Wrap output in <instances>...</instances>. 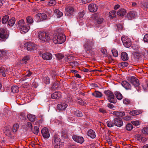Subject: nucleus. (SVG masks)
Instances as JSON below:
<instances>
[{
  "label": "nucleus",
  "mask_w": 148,
  "mask_h": 148,
  "mask_svg": "<svg viewBox=\"0 0 148 148\" xmlns=\"http://www.w3.org/2000/svg\"><path fill=\"white\" fill-rule=\"evenodd\" d=\"M112 52L113 54V56L114 57H117L118 56V53L117 51L115 49H113L112 50Z\"/></svg>",
  "instance_id": "5fc2aeb1"
},
{
  "label": "nucleus",
  "mask_w": 148,
  "mask_h": 148,
  "mask_svg": "<svg viewBox=\"0 0 148 148\" xmlns=\"http://www.w3.org/2000/svg\"><path fill=\"white\" fill-rule=\"evenodd\" d=\"M123 45L127 48H129L132 45V42L130 39L127 36L122 37L121 38Z\"/></svg>",
  "instance_id": "0eeeda50"
},
{
  "label": "nucleus",
  "mask_w": 148,
  "mask_h": 148,
  "mask_svg": "<svg viewBox=\"0 0 148 148\" xmlns=\"http://www.w3.org/2000/svg\"><path fill=\"white\" fill-rule=\"evenodd\" d=\"M138 139L140 142H144L147 140V139L145 137H142L141 136H139V137L138 138Z\"/></svg>",
  "instance_id": "49530a36"
},
{
  "label": "nucleus",
  "mask_w": 148,
  "mask_h": 148,
  "mask_svg": "<svg viewBox=\"0 0 148 148\" xmlns=\"http://www.w3.org/2000/svg\"><path fill=\"white\" fill-rule=\"evenodd\" d=\"M123 102L125 104H128L130 103V100L125 98H123Z\"/></svg>",
  "instance_id": "a19ab883"
},
{
  "label": "nucleus",
  "mask_w": 148,
  "mask_h": 148,
  "mask_svg": "<svg viewBox=\"0 0 148 148\" xmlns=\"http://www.w3.org/2000/svg\"><path fill=\"white\" fill-rule=\"evenodd\" d=\"M55 12L57 14L58 18H60L63 15V13L62 12H60V10L56 9L55 10Z\"/></svg>",
  "instance_id": "e433bc0d"
},
{
  "label": "nucleus",
  "mask_w": 148,
  "mask_h": 148,
  "mask_svg": "<svg viewBox=\"0 0 148 148\" xmlns=\"http://www.w3.org/2000/svg\"><path fill=\"white\" fill-rule=\"evenodd\" d=\"M126 11L125 10L121 8L120 9L117 13V14L120 16H123L126 14Z\"/></svg>",
  "instance_id": "bb28decb"
},
{
  "label": "nucleus",
  "mask_w": 148,
  "mask_h": 148,
  "mask_svg": "<svg viewBox=\"0 0 148 148\" xmlns=\"http://www.w3.org/2000/svg\"><path fill=\"white\" fill-rule=\"evenodd\" d=\"M74 116L76 117H82L83 116L82 112L79 110H77L74 112Z\"/></svg>",
  "instance_id": "2f4dec72"
},
{
  "label": "nucleus",
  "mask_w": 148,
  "mask_h": 148,
  "mask_svg": "<svg viewBox=\"0 0 148 148\" xmlns=\"http://www.w3.org/2000/svg\"><path fill=\"white\" fill-rule=\"evenodd\" d=\"M4 132L5 135L9 136L11 133V127L10 126H5L4 129Z\"/></svg>",
  "instance_id": "a211bd4d"
},
{
  "label": "nucleus",
  "mask_w": 148,
  "mask_h": 148,
  "mask_svg": "<svg viewBox=\"0 0 148 148\" xmlns=\"http://www.w3.org/2000/svg\"><path fill=\"white\" fill-rule=\"evenodd\" d=\"M136 16V12L134 11H130L128 13L127 17L129 19L134 18Z\"/></svg>",
  "instance_id": "aec40b11"
},
{
  "label": "nucleus",
  "mask_w": 148,
  "mask_h": 148,
  "mask_svg": "<svg viewBox=\"0 0 148 148\" xmlns=\"http://www.w3.org/2000/svg\"><path fill=\"white\" fill-rule=\"evenodd\" d=\"M101 51L104 54L106 55L107 54V51L106 49L103 48H101Z\"/></svg>",
  "instance_id": "774afa93"
},
{
  "label": "nucleus",
  "mask_w": 148,
  "mask_h": 148,
  "mask_svg": "<svg viewBox=\"0 0 148 148\" xmlns=\"http://www.w3.org/2000/svg\"><path fill=\"white\" fill-rule=\"evenodd\" d=\"M121 57L122 60L123 61H126L129 59L127 54L125 52H123L121 53Z\"/></svg>",
  "instance_id": "393cba45"
},
{
  "label": "nucleus",
  "mask_w": 148,
  "mask_h": 148,
  "mask_svg": "<svg viewBox=\"0 0 148 148\" xmlns=\"http://www.w3.org/2000/svg\"><path fill=\"white\" fill-rule=\"evenodd\" d=\"M44 82L46 84H49L50 83V80L48 77H46L44 79Z\"/></svg>",
  "instance_id": "bf43d9fd"
},
{
  "label": "nucleus",
  "mask_w": 148,
  "mask_h": 148,
  "mask_svg": "<svg viewBox=\"0 0 148 148\" xmlns=\"http://www.w3.org/2000/svg\"><path fill=\"white\" fill-rule=\"evenodd\" d=\"M30 59V56L29 55L26 56H25L23 58L22 61L23 62V63L26 64L27 62V61L29 60Z\"/></svg>",
  "instance_id": "c9c22d12"
},
{
  "label": "nucleus",
  "mask_w": 148,
  "mask_h": 148,
  "mask_svg": "<svg viewBox=\"0 0 148 148\" xmlns=\"http://www.w3.org/2000/svg\"><path fill=\"white\" fill-rule=\"evenodd\" d=\"M133 127L132 125L129 123L126 125V129L128 131H130L132 129Z\"/></svg>",
  "instance_id": "37998d69"
},
{
  "label": "nucleus",
  "mask_w": 148,
  "mask_h": 148,
  "mask_svg": "<svg viewBox=\"0 0 148 148\" xmlns=\"http://www.w3.org/2000/svg\"><path fill=\"white\" fill-rule=\"evenodd\" d=\"M123 119L126 121H128L131 119V116H127L124 117Z\"/></svg>",
  "instance_id": "338daca9"
},
{
  "label": "nucleus",
  "mask_w": 148,
  "mask_h": 148,
  "mask_svg": "<svg viewBox=\"0 0 148 148\" xmlns=\"http://www.w3.org/2000/svg\"><path fill=\"white\" fill-rule=\"evenodd\" d=\"M87 135L92 138H94L96 137L95 132L92 130H90L87 132Z\"/></svg>",
  "instance_id": "a878e982"
},
{
  "label": "nucleus",
  "mask_w": 148,
  "mask_h": 148,
  "mask_svg": "<svg viewBox=\"0 0 148 148\" xmlns=\"http://www.w3.org/2000/svg\"><path fill=\"white\" fill-rule=\"evenodd\" d=\"M41 133L44 138H48L50 136V134L47 129L44 127L41 130Z\"/></svg>",
  "instance_id": "4468645a"
},
{
  "label": "nucleus",
  "mask_w": 148,
  "mask_h": 148,
  "mask_svg": "<svg viewBox=\"0 0 148 148\" xmlns=\"http://www.w3.org/2000/svg\"><path fill=\"white\" fill-rule=\"evenodd\" d=\"M15 21V18L14 17H12L8 21V25L9 26L12 27L14 24Z\"/></svg>",
  "instance_id": "c756f323"
},
{
  "label": "nucleus",
  "mask_w": 148,
  "mask_h": 148,
  "mask_svg": "<svg viewBox=\"0 0 148 148\" xmlns=\"http://www.w3.org/2000/svg\"><path fill=\"white\" fill-rule=\"evenodd\" d=\"M105 94L108 97V99L109 101L112 103H115L114 96L112 92L109 90H106L104 92Z\"/></svg>",
  "instance_id": "423d86ee"
},
{
  "label": "nucleus",
  "mask_w": 148,
  "mask_h": 148,
  "mask_svg": "<svg viewBox=\"0 0 148 148\" xmlns=\"http://www.w3.org/2000/svg\"><path fill=\"white\" fill-rule=\"evenodd\" d=\"M106 123L108 127H112L114 125V122H113L111 121H107Z\"/></svg>",
  "instance_id": "58836bf2"
},
{
  "label": "nucleus",
  "mask_w": 148,
  "mask_h": 148,
  "mask_svg": "<svg viewBox=\"0 0 148 148\" xmlns=\"http://www.w3.org/2000/svg\"><path fill=\"white\" fill-rule=\"evenodd\" d=\"M9 53L5 50H0V60L1 62L5 61L9 58Z\"/></svg>",
  "instance_id": "7ed1b4c3"
},
{
  "label": "nucleus",
  "mask_w": 148,
  "mask_h": 148,
  "mask_svg": "<svg viewBox=\"0 0 148 148\" xmlns=\"http://www.w3.org/2000/svg\"><path fill=\"white\" fill-rule=\"evenodd\" d=\"M111 114H112L114 115L115 116L117 117H119V111H114L113 112L111 113Z\"/></svg>",
  "instance_id": "680f3d73"
},
{
  "label": "nucleus",
  "mask_w": 148,
  "mask_h": 148,
  "mask_svg": "<svg viewBox=\"0 0 148 148\" xmlns=\"http://www.w3.org/2000/svg\"><path fill=\"white\" fill-rule=\"evenodd\" d=\"M17 23V25L20 28L24 25L25 24V22L23 19L19 20Z\"/></svg>",
  "instance_id": "7c9ffc66"
},
{
  "label": "nucleus",
  "mask_w": 148,
  "mask_h": 148,
  "mask_svg": "<svg viewBox=\"0 0 148 148\" xmlns=\"http://www.w3.org/2000/svg\"><path fill=\"white\" fill-rule=\"evenodd\" d=\"M113 121L114 125L118 127H120L123 125V121L120 118H115Z\"/></svg>",
  "instance_id": "9b49d317"
},
{
  "label": "nucleus",
  "mask_w": 148,
  "mask_h": 148,
  "mask_svg": "<svg viewBox=\"0 0 148 148\" xmlns=\"http://www.w3.org/2000/svg\"><path fill=\"white\" fill-rule=\"evenodd\" d=\"M131 123L132 124L135 126H138L140 125V122L139 121H131Z\"/></svg>",
  "instance_id": "09e8293b"
},
{
  "label": "nucleus",
  "mask_w": 148,
  "mask_h": 148,
  "mask_svg": "<svg viewBox=\"0 0 148 148\" xmlns=\"http://www.w3.org/2000/svg\"><path fill=\"white\" fill-rule=\"evenodd\" d=\"M98 8V7L95 4H90L88 6L89 10L91 12H96Z\"/></svg>",
  "instance_id": "dca6fc26"
},
{
  "label": "nucleus",
  "mask_w": 148,
  "mask_h": 148,
  "mask_svg": "<svg viewBox=\"0 0 148 148\" xmlns=\"http://www.w3.org/2000/svg\"><path fill=\"white\" fill-rule=\"evenodd\" d=\"M142 132L145 134H148V127H144L142 130Z\"/></svg>",
  "instance_id": "8fccbe9b"
},
{
  "label": "nucleus",
  "mask_w": 148,
  "mask_h": 148,
  "mask_svg": "<svg viewBox=\"0 0 148 148\" xmlns=\"http://www.w3.org/2000/svg\"><path fill=\"white\" fill-rule=\"evenodd\" d=\"M116 12L114 10H112L110 12L109 15L111 18H113L116 16Z\"/></svg>",
  "instance_id": "c03bdc74"
},
{
  "label": "nucleus",
  "mask_w": 148,
  "mask_h": 148,
  "mask_svg": "<svg viewBox=\"0 0 148 148\" xmlns=\"http://www.w3.org/2000/svg\"><path fill=\"white\" fill-rule=\"evenodd\" d=\"M51 97L53 99H59L61 97V93L59 92H54L51 95Z\"/></svg>",
  "instance_id": "412c9836"
},
{
  "label": "nucleus",
  "mask_w": 148,
  "mask_h": 148,
  "mask_svg": "<svg viewBox=\"0 0 148 148\" xmlns=\"http://www.w3.org/2000/svg\"><path fill=\"white\" fill-rule=\"evenodd\" d=\"M38 37L39 39L43 42H48L50 40V35L45 32H39L38 34Z\"/></svg>",
  "instance_id": "f03ea898"
},
{
  "label": "nucleus",
  "mask_w": 148,
  "mask_h": 148,
  "mask_svg": "<svg viewBox=\"0 0 148 148\" xmlns=\"http://www.w3.org/2000/svg\"><path fill=\"white\" fill-rule=\"evenodd\" d=\"M26 20L27 23H29L28 24L29 25L32 24L34 22L32 17L30 16L27 17L26 18Z\"/></svg>",
  "instance_id": "4c0bfd02"
},
{
  "label": "nucleus",
  "mask_w": 148,
  "mask_h": 148,
  "mask_svg": "<svg viewBox=\"0 0 148 148\" xmlns=\"http://www.w3.org/2000/svg\"><path fill=\"white\" fill-rule=\"evenodd\" d=\"M103 19L102 18H100L98 19L97 23L98 24H101L103 21Z\"/></svg>",
  "instance_id": "0e129e2a"
},
{
  "label": "nucleus",
  "mask_w": 148,
  "mask_h": 148,
  "mask_svg": "<svg viewBox=\"0 0 148 148\" xmlns=\"http://www.w3.org/2000/svg\"><path fill=\"white\" fill-rule=\"evenodd\" d=\"M121 85L126 90H131L132 86L130 84L126 81H124L122 82Z\"/></svg>",
  "instance_id": "f3484780"
},
{
  "label": "nucleus",
  "mask_w": 148,
  "mask_h": 148,
  "mask_svg": "<svg viewBox=\"0 0 148 148\" xmlns=\"http://www.w3.org/2000/svg\"><path fill=\"white\" fill-rule=\"evenodd\" d=\"M138 111L137 110H133L131 111L130 112V114L132 115H135L138 114L139 112H138Z\"/></svg>",
  "instance_id": "603ef678"
},
{
  "label": "nucleus",
  "mask_w": 148,
  "mask_h": 148,
  "mask_svg": "<svg viewBox=\"0 0 148 148\" xmlns=\"http://www.w3.org/2000/svg\"><path fill=\"white\" fill-rule=\"evenodd\" d=\"M38 22H40L47 20L48 17L47 14L44 13H39L36 15Z\"/></svg>",
  "instance_id": "1a4fd4ad"
},
{
  "label": "nucleus",
  "mask_w": 148,
  "mask_h": 148,
  "mask_svg": "<svg viewBox=\"0 0 148 148\" xmlns=\"http://www.w3.org/2000/svg\"><path fill=\"white\" fill-rule=\"evenodd\" d=\"M24 46L29 51H33L37 49L36 45L34 43L31 42L25 43L24 44Z\"/></svg>",
  "instance_id": "6e6552de"
},
{
  "label": "nucleus",
  "mask_w": 148,
  "mask_h": 148,
  "mask_svg": "<svg viewBox=\"0 0 148 148\" xmlns=\"http://www.w3.org/2000/svg\"><path fill=\"white\" fill-rule=\"evenodd\" d=\"M42 57L44 60H50L52 58V55L50 53H45L42 55Z\"/></svg>",
  "instance_id": "2eb2a0df"
},
{
  "label": "nucleus",
  "mask_w": 148,
  "mask_h": 148,
  "mask_svg": "<svg viewBox=\"0 0 148 148\" xmlns=\"http://www.w3.org/2000/svg\"><path fill=\"white\" fill-rule=\"evenodd\" d=\"M120 65L122 67L124 68L127 67L128 65V63L126 62H123L120 63Z\"/></svg>",
  "instance_id": "4d7b16f0"
},
{
  "label": "nucleus",
  "mask_w": 148,
  "mask_h": 148,
  "mask_svg": "<svg viewBox=\"0 0 148 148\" xmlns=\"http://www.w3.org/2000/svg\"><path fill=\"white\" fill-rule=\"evenodd\" d=\"M7 69L4 66H2L0 67V73L3 77H5L6 76V74L7 73Z\"/></svg>",
  "instance_id": "4be33fe9"
},
{
  "label": "nucleus",
  "mask_w": 148,
  "mask_h": 148,
  "mask_svg": "<svg viewBox=\"0 0 148 148\" xmlns=\"http://www.w3.org/2000/svg\"><path fill=\"white\" fill-rule=\"evenodd\" d=\"M117 99L119 100H121L123 98V96L122 94L118 91H116L114 92Z\"/></svg>",
  "instance_id": "c85d7f7f"
},
{
  "label": "nucleus",
  "mask_w": 148,
  "mask_h": 148,
  "mask_svg": "<svg viewBox=\"0 0 148 148\" xmlns=\"http://www.w3.org/2000/svg\"><path fill=\"white\" fill-rule=\"evenodd\" d=\"M74 12V9L73 7L69 6L66 8L65 14L68 16L73 15Z\"/></svg>",
  "instance_id": "9d476101"
},
{
  "label": "nucleus",
  "mask_w": 148,
  "mask_h": 148,
  "mask_svg": "<svg viewBox=\"0 0 148 148\" xmlns=\"http://www.w3.org/2000/svg\"><path fill=\"white\" fill-rule=\"evenodd\" d=\"M11 89V91L13 93L18 92L19 91L18 88L16 86H12Z\"/></svg>",
  "instance_id": "72a5a7b5"
},
{
  "label": "nucleus",
  "mask_w": 148,
  "mask_h": 148,
  "mask_svg": "<svg viewBox=\"0 0 148 148\" xmlns=\"http://www.w3.org/2000/svg\"><path fill=\"white\" fill-rule=\"evenodd\" d=\"M66 39L65 35L62 33H60L53 36V41L55 44H61L65 42Z\"/></svg>",
  "instance_id": "f257e3e1"
},
{
  "label": "nucleus",
  "mask_w": 148,
  "mask_h": 148,
  "mask_svg": "<svg viewBox=\"0 0 148 148\" xmlns=\"http://www.w3.org/2000/svg\"><path fill=\"white\" fill-rule=\"evenodd\" d=\"M59 136L56 134H55L53 140V143L54 148H60L61 140L59 137Z\"/></svg>",
  "instance_id": "20e7f679"
},
{
  "label": "nucleus",
  "mask_w": 148,
  "mask_h": 148,
  "mask_svg": "<svg viewBox=\"0 0 148 148\" xmlns=\"http://www.w3.org/2000/svg\"><path fill=\"white\" fill-rule=\"evenodd\" d=\"M67 104L65 102L58 104L57 105L58 109L59 110H65L67 106Z\"/></svg>",
  "instance_id": "6ab92c4d"
},
{
  "label": "nucleus",
  "mask_w": 148,
  "mask_h": 148,
  "mask_svg": "<svg viewBox=\"0 0 148 148\" xmlns=\"http://www.w3.org/2000/svg\"><path fill=\"white\" fill-rule=\"evenodd\" d=\"M69 64L70 66H72L71 68H73L75 66H78L79 64L77 62L74 61L71 62Z\"/></svg>",
  "instance_id": "79ce46f5"
},
{
  "label": "nucleus",
  "mask_w": 148,
  "mask_h": 148,
  "mask_svg": "<svg viewBox=\"0 0 148 148\" xmlns=\"http://www.w3.org/2000/svg\"><path fill=\"white\" fill-rule=\"evenodd\" d=\"M92 95L97 98H100L102 96L101 92L97 90H95L94 92L92 93Z\"/></svg>",
  "instance_id": "cd10ccee"
},
{
  "label": "nucleus",
  "mask_w": 148,
  "mask_h": 148,
  "mask_svg": "<svg viewBox=\"0 0 148 148\" xmlns=\"http://www.w3.org/2000/svg\"><path fill=\"white\" fill-rule=\"evenodd\" d=\"M143 40L145 42H146L147 43H148V34H147L145 35L144 38Z\"/></svg>",
  "instance_id": "e2e57ef3"
},
{
  "label": "nucleus",
  "mask_w": 148,
  "mask_h": 148,
  "mask_svg": "<svg viewBox=\"0 0 148 148\" xmlns=\"http://www.w3.org/2000/svg\"><path fill=\"white\" fill-rule=\"evenodd\" d=\"M9 18V16L8 15L4 16L2 19V22L3 24H5L8 22Z\"/></svg>",
  "instance_id": "f704fd0d"
},
{
  "label": "nucleus",
  "mask_w": 148,
  "mask_h": 148,
  "mask_svg": "<svg viewBox=\"0 0 148 148\" xmlns=\"http://www.w3.org/2000/svg\"><path fill=\"white\" fill-rule=\"evenodd\" d=\"M39 132V128L37 126H35L34 128V134L37 135Z\"/></svg>",
  "instance_id": "3c124183"
},
{
  "label": "nucleus",
  "mask_w": 148,
  "mask_h": 148,
  "mask_svg": "<svg viewBox=\"0 0 148 148\" xmlns=\"http://www.w3.org/2000/svg\"><path fill=\"white\" fill-rule=\"evenodd\" d=\"M94 41L92 40H86L85 41L84 47L87 51L92 49L94 46Z\"/></svg>",
  "instance_id": "39448f33"
},
{
  "label": "nucleus",
  "mask_w": 148,
  "mask_h": 148,
  "mask_svg": "<svg viewBox=\"0 0 148 148\" xmlns=\"http://www.w3.org/2000/svg\"><path fill=\"white\" fill-rule=\"evenodd\" d=\"M19 127V125L17 124H14L13 127V132H16Z\"/></svg>",
  "instance_id": "a18cd8bd"
},
{
  "label": "nucleus",
  "mask_w": 148,
  "mask_h": 148,
  "mask_svg": "<svg viewBox=\"0 0 148 148\" xmlns=\"http://www.w3.org/2000/svg\"><path fill=\"white\" fill-rule=\"evenodd\" d=\"M125 115V113L124 112H119V117H122Z\"/></svg>",
  "instance_id": "69168bd1"
},
{
  "label": "nucleus",
  "mask_w": 148,
  "mask_h": 148,
  "mask_svg": "<svg viewBox=\"0 0 148 148\" xmlns=\"http://www.w3.org/2000/svg\"><path fill=\"white\" fill-rule=\"evenodd\" d=\"M134 56L135 58L138 59L140 57V53L138 52H135L134 53Z\"/></svg>",
  "instance_id": "6e6d98bb"
},
{
  "label": "nucleus",
  "mask_w": 148,
  "mask_h": 148,
  "mask_svg": "<svg viewBox=\"0 0 148 148\" xmlns=\"http://www.w3.org/2000/svg\"><path fill=\"white\" fill-rule=\"evenodd\" d=\"M56 4V2L55 0H51L49 1L48 3V5L50 6H53L55 5Z\"/></svg>",
  "instance_id": "ea45409f"
},
{
  "label": "nucleus",
  "mask_w": 148,
  "mask_h": 148,
  "mask_svg": "<svg viewBox=\"0 0 148 148\" xmlns=\"http://www.w3.org/2000/svg\"><path fill=\"white\" fill-rule=\"evenodd\" d=\"M27 117L28 119L32 122L35 121V116L34 115L28 114L27 115Z\"/></svg>",
  "instance_id": "473e14b6"
},
{
  "label": "nucleus",
  "mask_w": 148,
  "mask_h": 148,
  "mask_svg": "<svg viewBox=\"0 0 148 148\" xmlns=\"http://www.w3.org/2000/svg\"><path fill=\"white\" fill-rule=\"evenodd\" d=\"M6 32L5 30L2 28L0 29V38L4 39L6 38Z\"/></svg>",
  "instance_id": "5701e85b"
},
{
  "label": "nucleus",
  "mask_w": 148,
  "mask_h": 148,
  "mask_svg": "<svg viewBox=\"0 0 148 148\" xmlns=\"http://www.w3.org/2000/svg\"><path fill=\"white\" fill-rule=\"evenodd\" d=\"M30 27L29 24H27V25H25L20 29L21 31L24 33L27 32L29 30Z\"/></svg>",
  "instance_id": "b1692460"
},
{
  "label": "nucleus",
  "mask_w": 148,
  "mask_h": 148,
  "mask_svg": "<svg viewBox=\"0 0 148 148\" xmlns=\"http://www.w3.org/2000/svg\"><path fill=\"white\" fill-rule=\"evenodd\" d=\"M132 49L135 50H137L140 48L139 46L136 44H133L132 46Z\"/></svg>",
  "instance_id": "13d9d810"
},
{
  "label": "nucleus",
  "mask_w": 148,
  "mask_h": 148,
  "mask_svg": "<svg viewBox=\"0 0 148 148\" xmlns=\"http://www.w3.org/2000/svg\"><path fill=\"white\" fill-rule=\"evenodd\" d=\"M73 139L75 141L81 144L84 141V138L82 137L76 135H73Z\"/></svg>",
  "instance_id": "f8f14e48"
},
{
  "label": "nucleus",
  "mask_w": 148,
  "mask_h": 148,
  "mask_svg": "<svg viewBox=\"0 0 148 148\" xmlns=\"http://www.w3.org/2000/svg\"><path fill=\"white\" fill-rule=\"evenodd\" d=\"M27 129L29 130L30 131L32 130V124L30 122H28L27 123Z\"/></svg>",
  "instance_id": "de8ad7c7"
},
{
  "label": "nucleus",
  "mask_w": 148,
  "mask_h": 148,
  "mask_svg": "<svg viewBox=\"0 0 148 148\" xmlns=\"http://www.w3.org/2000/svg\"><path fill=\"white\" fill-rule=\"evenodd\" d=\"M88 51L89 52V53H90V56H94V55L95 54V53L94 51H92V49H91V50H88V51H87V50H86V52L87 53H88Z\"/></svg>",
  "instance_id": "052dcab7"
},
{
  "label": "nucleus",
  "mask_w": 148,
  "mask_h": 148,
  "mask_svg": "<svg viewBox=\"0 0 148 148\" xmlns=\"http://www.w3.org/2000/svg\"><path fill=\"white\" fill-rule=\"evenodd\" d=\"M130 82L135 87H138L139 85V80L135 77H132L130 78Z\"/></svg>",
  "instance_id": "ddd939ff"
},
{
  "label": "nucleus",
  "mask_w": 148,
  "mask_h": 148,
  "mask_svg": "<svg viewBox=\"0 0 148 148\" xmlns=\"http://www.w3.org/2000/svg\"><path fill=\"white\" fill-rule=\"evenodd\" d=\"M78 103L81 105H84L86 104V102H84L82 99H79L77 101Z\"/></svg>",
  "instance_id": "864d4df0"
}]
</instances>
